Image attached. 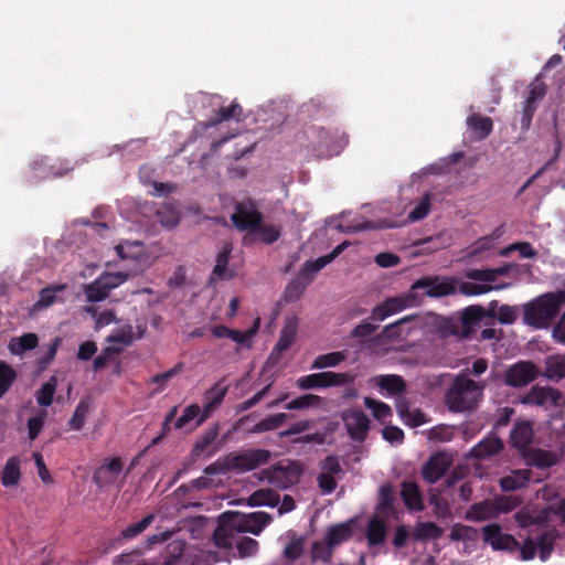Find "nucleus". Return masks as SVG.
I'll return each mask as SVG.
<instances>
[{
	"label": "nucleus",
	"mask_w": 565,
	"mask_h": 565,
	"mask_svg": "<svg viewBox=\"0 0 565 565\" xmlns=\"http://www.w3.org/2000/svg\"><path fill=\"white\" fill-rule=\"evenodd\" d=\"M270 452L266 449H253L239 455L218 458L204 469V475L192 481L195 489H209L222 483L220 476L228 471L246 472L268 461Z\"/></svg>",
	"instance_id": "nucleus-1"
},
{
	"label": "nucleus",
	"mask_w": 565,
	"mask_h": 565,
	"mask_svg": "<svg viewBox=\"0 0 565 565\" xmlns=\"http://www.w3.org/2000/svg\"><path fill=\"white\" fill-rule=\"evenodd\" d=\"M213 540L218 548L226 550L239 558L254 557L259 550V543L255 539L235 529L223 515L213 533Z\"/></svg>",
	"instance_id": "nucleus-2"
},
{
	"label": "nucleus",
	"mask_w": 565,
	"mask_h": 565,
	"mask_svg": "<svg viewBox=\"0 0 565 565\" xmlns=\"http://www.w3.org/2000/svg\"><path fill=\"white\" fill-rule=\"evenodd\" d=\"M484 386L468 376L457 375L448 388L445 402L449 411L456 413L469 412L476 408L482 398Z\"/></svg>",
	"instance_id": "nucleus-3"
},
{
	"label": "nucleus",
	"mask_w": 565,
	"mask_h": 565,
	"mask_svg": "<svg viewBox=\"0 0 565 565\" xmlns=\"http://www.w3.org/2000/svg\"><path fill=\"white\" fill-rule=\"evenodd\" d=\"M565 305V291L545 294L524 305L523 322L535 329L546 328Z\"/></svg>",
	"instance_id": "nucleus-4"
},
{
	"label": "nucleus",
	"mask_w": 565,
	"mask_h": 565,
	"mask_svg": "<svg viewBox=\"0 0 565 565\" xmlns=\"http://www.w3.org/2000/svg\"><path fill=\"white\" fill-rule=\"evenodd\" d=\"M504 273L503 269H471L466 273V277L469 281H462L458 290L465 296H480L488 294L491 290H500L505 288L508 285L493 286L499 275Z\"/></svg>",
	"instance_id": "nucleus-5"
},
{
	"label": "nucleus",
	"mask_w": 565,
	"mask_h": 565,
	"mask_svg": "<svg viewBox=\"0 0 565 565\" xmlns=\"http://www.w3.org/2000/svg\"><path fill=\"white\" fill-rule=\"evenodd\" d=\"M308 147L321 158L337 156L348 145V136L341 134L337 138L323 128H311L307 131Z\"/></svg>",
	"instance_id": "nucleus-6"
},
{
	"label": "nucleus",
	"mask_w": 565,
	"mask_h": 565,
	"mask_svg": "<svg viewBox=\"0 0 565 565\" xmlns=\"http://www.w3.org/2000/svg\"><path fill=\"white\" fill-rule=\"evenodd\" d=\"M129 278L125 271L104 273L90 284L83 286V291L87 302H100L105 300L109 292L122 285Z\"/></svg>",
	"instance_id": "nucleus-7"
},
{
	"label": "nucleus",
	"mask_w": 565,
	"mask_h": 565,
	"mask_svg": "<svg viewBox=\"0 0 565 565\" xmlns=\"http://www.w3.org/2000/svg\"><path fill=\"white\" fill-rule=\"evenodd\" d=\"M222 515L242 533L253 535H259L264 531V529L268 526L273 521V516L267 512L263 511L252 513L227 511L224 512Z\"/></svg>",
	"instance_id": "nucleus-8"
},
{
	"label": "nucleus",
	"mask_w": 565,
	"mask_h": 565,
	"mask_svg": "<svg viewBox=\"0 0 565 565\" xmlns=\"http://www.w3.org/2000/svg\"><path fill=\"white\" fill-rule=\"evenodd\" d=\"M554 542V532L544 531L535 537L524 540L522 544L519 543V548L516 551L520 553V558L522 561L533 559L539 552L541 561L545 562L551 556Z\"/></svg>",
	"instance_id": "nucleus-9"
},
{
	"label": "nucleus",
	"mask_w": 565,
	"mask_h": 565,
	"mask_svg": "<svg viewBox=\"0 0 565 565\" xmlns=\"http://www.w3.org/2000/svg\"><path fill=\"white\" fill-rule=\"evenodd\" d=\"M353 381L349 373L321 372L301 376L296 384L301 390L326 388L331 386H342Z\"/></svg>",
	"instance_id": "nucleus-10"
},
{
	"label": "nucleus",
	"mask_w": 565,
	"mask_h": 565,
	"mask_svg": "<svg viewBox=\"0 0 565 565\" xmlns=\"http://www.w3.org/2000/svg\"><path fill=\"white\" fill-rule=\"evenodd\" d=\"M520 403L536 405L543 408L557 407L565 404V397L561 391L553 387L533 386L530 392L520 397Z\"/></svg>",
	"instance_id": "nucleus-11"
},
{
	"label": "nucleus",
	"mask_w": 565,
	"mask_h": 565,
	"mask_svg": "<svg viewBox=\"0 0 565 565\" xmlns=\"http://www.w3.org/2000/svg\"><path fill=\"white\" fill-rule=\"evenodd\" d=\"M539 375L536 365L531 361H521L507 371L504 381L509 386L523 387L533 382Z\"/></svg>",
	"instance_id": "nucleus-12"
},
{
	"label": "nucleus",
	"mask_w": 565,
	"mask_h": 565,
	"mask_svg": "<svg viewBox=\"0 0 565 565\" xmlns=\"http://www.w3.org/2000/svg\"><path fill=\"white\" fill-rule=\"evenodd\" d=\"M413 303L414 296L411 294L388 298L381 305L373 308L371 319L375 321H383L390 316H393L395 313L403 311L406 308L412 307Z\"/></svg>",
	"instance_id": "nucleus-13"
},
{
	"label": "nucleus",
	"mask_w": 565,
	"mask_h": 565,
	"mask_svg": "<svg viewBox=\"0 0 565 565\" xmlns=\"http://www.w3.org/2000/svg\"><path fill=\"white\" fill-rule=\"evenodd\" d=\"M483 540L494 551L516 552L519 542L510 534L503 533L498 524H489L483 527Z\"/></svg>",
	"instance_id": "nucleus-14"
},
{
	"label": "nucleus",
	"mask_w": 565,
	"mask_h": 565,
	"mask_svg": "<svg viewBox=\"0 0 565 565\" xmlns=\"http://www.w3.org/2000/svg\"><path fill=\"white\" fill-rule=\"evenodd\" d=\"M231 220L237 228L245 231L258 226L262 222V215L254 203L247 201L236 205Z\"/></svg>",
	"instance_id": "nucleus-15"
},
{
	"label": "nucleus",
	"mask_w": 565,
	"mask_h": 565,
	"mask_svg": "<svg viewBox=\"0 0 565 565\" xmlns=\"http://www.w3.org/2000/svg\"><path fill=\"white\" fill-rule=\"evenodd\" d=\"M451 463L452 459L449 455L435 454L423 466L422 475L427 482L435 483L445 476Z\"/></svg>",
	"instance_id": "nucleus-16"
},
{
	"label": "nucleus",
	"mask_w": 565,
	"mask_h": 565,
	"mask_svg": "<svg viewBox=\"0 0 565 565\" xmlns=\"http://www.w3.org/2000/svg\"><path fill=\"white\" fill-rule=\"evenodd\" d=\"M343 422L352 439L363 441L370 429V419L360 409H350L344 413Z\"/></svg>",
	"instance_id": "nucleus-17"
},
{
	"label": "nucleus",
	"mask_w": 565,
	"mask_h": 565,
	"mask_svg": "<svg viewBox=\"0 0 565 565\" xmlns=\"http://www.w3.org/2000/svg\"><path fill=\"white\" fill-rule=\"evenodd\" d=\"M425 289L429 297H443L456 291L454 284L448 279H419L413 285V289Z\"/></svg>",
	"instance_id": "nucleus-18"
},
{
	"label": "nucleus",
	"mask_w": 565,
	"mask_h": 565,
	"mask_svg": "<svg viewBox=\"0 0 565 565\" xmlns=\"http://www.w3.org/2000/svg\"><path fill=\"white\" fill-rule=\"evenodd\" d=\"M122 472L120 458H113L104 462L94 475V480L99 487L114 482Z\"/></svg>",
	"instance_id": "nucleus-19"
},
{
	"label": "nucleus",
	"mask_w": 565,
	"mask_h": 565,
	"mask_svg": "<svg viewBox=\"0 0 565 565\" xmlns=\"http://www.w3.org/2000/svg\"><path fill=\"white\" fill-rule=\"evenodd\" d=\"M396 409L403 423L411 427H418L427 422L426 415L418 408H412L404 397L396 401Z\"/></svg>",
	"instance_id": "nucleus-20"
},
{
	"label": "nucleus",
	"mask_w": 565,
	"mask_h": 565,
	"mask_svg": "<svg viewBox=\"0 0 565 565\" xmlns=\"http://www.w3.org/2000/svg\"><path fill=\"white\" fill-rule=\"evenodd\" d=\"M498 515V504L492 500L472 504L466 512V519L470 521H486Z\"/></svg>",
	"instance_id": "nucleus-21"
},
{
	"label": "nucleus",
	"mask_w": 565,
	"mask_h": 565,
	"mask_svg": "<svg viewBox=\"0 0 565 565\" xmlns=\"http://www.w3.org/2000/svg\"><path fill=\"white\" fill-rule=\"evenodd\" d=\"M232 253V245L225 244L222 247V250L217 254L216 264L211 274V281L214 280H224L233 277L232 273L228 270L227 265L230 260V255Z\"/></svg>",
	"instance_id": "nucleus-22"
},
{
	"label": "nucleus",
	"mask_w": 565,
	"mask_h": 565,
	"mask_svg": "<svg viewBox=\"0 0 565 565\" xmlns=\"http://www.w3.org/2000/svg\"><path fill=\"white\" fill-rule=\"evenodd\" d=\"M248 507H270L275 508L279 504V494L273 489H259L253 492L247 499Z\"/></svg>",
	"instance_id": "nucleus-23"
},
{
	"label": "nucleus",
	"mask_w": 565,
	"mask_h": 565,
	"mask_svg": "<svg viewBox=\"0 0 565 565\" xmlns=\"http://www.w3.org/2000/svg\"><path fill=\"white\" fill-rule=\"evenodd\" d=\"M531 479V472L527 469L511 471L508 476L500 479V487L503 491H515L525 487Z\"/></svg>",
	"instance_id": "nucleus-24"
},
{
	"label": "nucleus",
	"mask_w": 565,
	"mask_h": 565,
	"mask_svg": "<svg viewBox=\"0 0 565 565\" xmlns=\"http://www.w3.org/2000/svg\"><path fill=\"white\" fill-rule=\"evenodd\" d=\"M478 535L479 533L477 529L461 523H456L451 526L449 539L454 542L462 541L466 544V551H468L471 545H475L477 542Z\"/></svg>",
	"instance_id": "nucleus-25"
},
{
	"label": "nucleus",
	"mask_w": 565,
	"mask_h": 565,
	"mask_svg": "<svg viewBox=\"0 0 565 565\" xmlns=\"http://www.w3.org/2000/svg\"><path fill=\"white\" fill-rule=\"evenodd\" d=\"M299 320L297 317H290L286 319L285 324L280 331L279 340L276 343L275 349L278 352L286 351L295 341Z\"/></svg>",
	"instance_id": "nucleus-26"
},
{
	"label": "nucleus",
	"mask_w": 565,
	"mask_h": 565,
	"mask_svg": "<svg viewBox=\"0 0 565 565\" xmlns=\"http://www.w3.org/2000/svg\"><path fill=\"white\" fill-rule=\"evenodd\" d=\"M39 344V338L35 333H25L21 337L12 338L9 341L8 349L13 355H22L26 351L33 350Z\"/></svg>",
	"instance_id": "nucleus-27"
},
{
	"label": "nucleus",
	"mask_w": 565,
	"mask_h": 565,
	"mask_svg": "<svg viewBox=\"0 0 565 565\" xmlns=\"http://www.w3.org/2000/svg\"><path fill=\"white\" fill-rule=\"evenodd\" d=\"M401 495L409 510L422 511L424 509L422 495L415 482L404 481Z\"/></svg>",
	"instance_id": "nucleus-28"
},
{
	"label": "nucleus",
	"mask_w": 565,
	"mask_h": 565,
	"mask_svg": "<svg viewBox=\"0 0 565 565\" xmlns=\"http://www.w3.org/2000/svg\"><path fill=\"white\" fill-rule=\"evenodd\" d=\"M365 536L371 546L384 543L386 537V525L384 521L377 516L371 518L366 525Z\"/></svg>",
	"instance_id": "nucleus-29"
},
{
	"label": "nucleus",
	"mask_w": 565,
	"mask_h": 565,
	"mask_svg": "<svg viewBox=\"0 0 565 565\" xmlns=\"http://www.w3.org/2000/svg\"><path fill=\"white\" fill-rule=\"evenodd\" d=\"M533 437V428L529 422L518 423L511 431V443L518 449H525Z\"/></svg>",
	"instance_id": "nucleus-30"
},
{
	"label": "nucleus",
	"mask_w": 565,
	"mask_h": 565,
	"mask_svg": "<svg viewBox=\"0 0 565 565\" xmlns=\"http://www.w3.org/2000/svg\"><path fill=\"white\" fill-rule=\"evenodd\" d=\"M503 448L500 438L490 436L482 439L471 449V455L476 458H484L498 454Z\"/></svg>",
	"instance_id": "nucleus-31"
},
{
	"label": "nucleus",
	"mask_w": 565,
	"mask_h": 565,
	"mask_svg": "<svg viewBox=\"0 0 565 565\" xmlns=\"http://www.w3.org/2000/svg\"><path fill=\"white\" fill-rule=\"evenodd\" d=\"M352 523L345 522L330 526L324 535V539L333 546H338L348 541L352 536Z\"/></svg>",
	"instance_id": "nucleus-32"
},
{
	"label": "nucleus",
	"mask_w": 565,
	"mask_h": 565,
	"mask_svg": "<svg viewBox=\"0 0 565 565\" xmlns=\"http://www.w3.org/2000/svg\"><path fill=\"white\" fill-rule=\"evenodd\" d=\"M66 287L67 286L65 284H58L43 288L40 291L39 299L34 303V307L36 309H44L57 301H62V299L58 297V294L63 292Z\"/></svg>",
	"instance_id": "nucleus-33"
},
{
	"label": "nucleus",
	"mask_w": 565,
	"mask_h": 565,
	"mask_svg": "<svg viewBox=\"0 0 565 565\" xmlns=\"http://www.w3.org/2000/svg\"><path fill=\"white\" fill-rule=\"evenodd\" d=\"M375 383L381 390L386 391L390 395L401 394L406 388L403 377L395 374L380 375L375 379Z\"/></svg>",
	"instance_id": "nucleus-34"
},
{
	"label": "nucleus",
	"mask_w": 565,
	"mask_h": 565,
	"mask_svg": "<svg viewBox=\"0 0 565 565\" xmlns=\"http://www.w3.org/2000/svg\"><path fill=\"white\" fill-rule=\"evenodd\" d=\"M21 461L19 457L13 456L6 462L3 473L1 476V482L4 487H14L19 483L21 478Z\"/></svg>",
	"instance_id": "nucleus-35"
},
{
	"label": "nucleus",
	"mask_w": 565,
	"mask_h": 565,
	"mask_svg": "<svg viewBox=\"0 0 565 565\" xmlns=\"http://www.w3.org/2000/svg\"><path fill=\"white\" fill-rule=\"evenodd\" d=\"M544 375L552 380L558 381L565 376V355H552L545 361Z\"/></svg>",
	"instance_id": "nucleus-36"
},
{
	"label": "nucleus",
	"mask_w": 565,
	"mask_h": 565,
	"mask_svg": "<svg viewBox=\"0 0 565 565\" xmlns=\"http://www.w3.org/2000/svg\"><path fill=\"white\" fill-rule=\"evenodd\" d=\"M57 387L56 376H51L36 392L35 399L39 406L49 407L52 405Z\"/></svg>",
	"instance_id": "nucleus-37"
},
{
	"label": "nucleus",
	"mask_w": 565,
	"mask_h": 565,
	"mask_svg": "<svg viewBox=\"0 0 565 565\" xmlns=\"http://www.w3.org/2000/svg\"><path fill=\"white\" fill-rule=\"evenodd\" d=\"M334 547L323 537V540L316 541L311 545V561L329 564L333 554Z\"/></svg>",
	"instance_id": "nucleus-38"
},
{
	"label": "nucleus",
	"mask_w": 565,
	"mask_h": 565,
	"mask_svg": "<svg viewBox=\"0 0 565 565\" xmlns=\"http://www.w3.org/2000/svg\"><path fill=\"white\" fill-rule=\"evenodd\" d=\"M157 217L161 225L172 228L180 221L178 209L171 203H164L157 210Z\"/></svg>",
	"instance_id": "nucleus-39"
},
{
	"label": "nucleus",
	"mask_w": 565,
	"mask_h": 565,
	"mask_svg": "<svg viewBox=\"0 0 565 565\" xmlns=\"http://www.w3.org/2000/svg\"><path fill=\"white\" fill-rule=\"evenodd\" d=\"M468 127L479 135V138L483 139L488 137L493 128L492 119L489 117H482L480 115H471L467 118Z\"/></svg>",
	"instance_id": "nucleus-40"
},
{
	"label": "nucleus",
	"mask_w": 565,
	"mask_h": 565,
	"mask_svg": "<svg viewBox=\"0 0 565 565\" xmlns=\"http://www.w3.org/2000/svg\"><path fill=\"white\" fill-rule=\"evenodd\" d=\"M288 418L286 413H278L270 415L258 422L249 431L252 434H260L279 428Z\"/></svg>",
	"instance_id": "nucleus-41"
},
{
	"label": "nucleus",
	"mask_w": 565,
	"mask_h": 565,
	"mask_svg": "<svg viewBox=\"0 0 565 565\" xmlns=\"http://www.w3.org/2000/svg\"><path fill=\"white\" fill-rule=\"evenodd\" d=\"M200 418V406L198 404H191L186 406L183 411V414L177 419L175 428L183 429L189 426L191 428H195L201 424H198Z\"/></svg>",
	"instance_id": "nucleus-42"
},
{
	"label": "nucleus",
	"mask_w": 565,
	"mask_h": 565,
	"mask_svg": "<svg viewBox=\"0 0 565 565\" xmlns=\"http://www.w3.org/2000/svg\"><path fill=\"white\" fill-rule=\"evenodd\" d=\"M347 359V354L341 351L330 352L327 354L318 355L311 364L312 370H321L326 367H333L339 365Z\"/></svg>",
	"instance_id": "nucleus-43"
},
{
	"label": "nucleus",
	"mask_w": 565,
	"mask_h": 565,
	"mask_svg": "<svg viewBox=\"0 0 565 565\" xmlns=\"http://www.w3.org/2000/svg\"><path fill=\"white\" fill-rule=\"evenodd\" d=\"M328 264V259L324 258L323 256L315 260H307L302 265L298 274V277L301 278L302 280H308V285H310L316 274L319 273L322 268H324Z\"/></svg>",
	"instance_id": "nucleus-44"
},
{
	"label": "nucleus",
	"mask_w": 565,
	"mask_h": 565,
	"mask_svg": "<svg viewBox=\"0 0 565 565\" xmlns=\"http://www.w3.org/2000/svg\"><path fill=\"white\" fill-rule=\"evenodd\" d=\"M444 531L434 522H420L415 527V537L417 540H437L443 535Z\"/></svg>",
	"instance_id": "nucleus-45"
},
{
	"label": "nucleus",
	"mask_w": 565,
	"mask_h": 565,
	"mask_svg": "<svg viewBox=\"0 0 565 565\" xmlns=\"http://www.w3.org/2000/svg\"><path fill=\"white\" fill-rule=\"evenodd\" d=\"M154 521V514H148L142 520L128 525L121 531L120 537L124 540H132L145 532Z\"/></svg>",
	"instance_id": "nucleus-46"
},
{
	"label": "nucleus",
	"mask_w": 565,
	"mask_h": 565,
	"mask_svg": "<svg viewBox=\"0 0 565 565\" xmlns=\"http://www.w3.org/2000/svg\"><path fill=\"white\" fill-rule=\"evenodd\" d=\"M305 551V539L292 537L284 547L282 555L290 563L294 564L299 559Z\"/></svg>",
	"instance_id": "nucleus-47"
},
{
	"label": "nucleus",
	"mask_w": 565,
	"mask_h": 565,
	"mask_svg": "<svg viewBox=\"0 0 565 565\" xmlns=\"http://www.w3.org/2000/svg\"><path fill=\"white\" fill-rule=\"evenodd\" d=\"M108 347H120L121 350L132 342V329L130 326H125L108 335Z\"/></svg>",
	"instance_id": "nucleus-48"
},
{
	"label": "nucleus",
	"mask_w": 565,
	"mask_h": 565,
	"mask_svg": "<svg viewBox=\"0 0 565 565\" xmlns=\"http://www.w3.org/2000/svg\"><path fill=\"white\" fill-rule=\"evenodd\" d=\"M47 414L49 413L46 409H41L28 419V436L31 440H34L42 431L47 418Z\"/></svg>",
	"instance_id": "nucleus-49"
},
{
	"label": "nucleus",
	"mask_w": 565,
	"mask_h": 565,
	"mask_svg": "<svg viewBox=\"0 0 565 565\" xmlns=\"http://www.w3.org/2000/svg\"><path fill=\"white\" fill-rule=\"evenodd\" d=\"M17 380L15 370L6 362H0V399Z\"/></svg>",
	"instance_id": "nucleus-50"
},
{
	"label": "nucleus",
	"mask_w": 565,
	"mask_h": 565,
	"mask_svg": "<svg viewBox=\"0 0 565 565\" xmlns=\"http://www.w3.org/2000/svg\"><path fill=\"white\" fill-rule=\"evenodd\" d=\"M308 286V280H302L297 276L286 287L284 294L286 301L294 302L298 300Z\"/></svg>",
	"instance_id": "nucleus-51"
},
{
	"label": "nucleus",
	"mask_w": 565,
	"mask_h": 565,
	"mask_svg": "<svg viewBox=\"0 0 565 565\" xmlns=\"http://www.w3.org/2000/svg\"><path fill=\"white\" fill-rule=\"evenodd\" d=\"M364 404L369 409L372 411L373 416L381 422H385L392 415L391 407L383 402L375 401L371 397H365Z\"/></svg>",
	"instance_id": "nucleus-52"
},
{
	"label": "nucleus",
	"mask_w": 565,
	"mask_h": 565,
	"mask_svg": "<svg viewBox=\"0 0 565 565\" xmlns=\"http://www.w3.org/2000/svg\"><path fill=\"white\" fill-rule=\"evenodd\" d=\"M88 412H89V403L86 401H81L77 404V406L73 413V416L68 423L71 429H73V430L82 429L85 424Z\"/></svg>",
	"instance_id": "nucleus-53"
},
{
	"label": "nucleus",
	"mask_w": 565,
	"mask_h": 565,
	"mask_svg": "<svg viewBox=\"0 0 565 565\" xmlns=\"http://www.w3.org/2000/svg\"><path fill=\"white\" fill-rule=\"evenodd\" d=\"M430 211V194L426 193L416 206L408 213V222H418L425 218Z\"/></svg>",
	"instance_id": "nucleus-54"
},
{
	"label": "nucleus",
	"mask_w": 565,
	"mask_h": 565,
	"mask_svg": "<svg viewBox=\"0 0 565 565\" xmlns=\"http://www.w3.org/2000/svg\"><path fill=\"white\" fill-rule=\"evenodd\" d=\"M321 403V397L313 394H305L298 398H295L286 404V409H303L313 406H318Z\"/></svg>",
	"instance_id": "nucleus-55"
},
{
	"label": "nucleus",
	"mask_w": 565,
	"mask_h": 565,
	"mask_svg": "<svg viewBox=\"0 0 565 565\" xmlns=\"http://www.w3.org/2000/svg\"><path fill=\"white\" fill-rule=\"evenodd\" d=\"M428 439L434 443H447L452 439L454 428L448 425H438L427 433Z\"/></svg>",
	"instance_id": "nucleus-56"
},
{
	"label": "nucleus",
	"mask_w": 565,
	"mask_h": 565,
	"mask_svg": "<svg viewBox=\"0 0 565 565\" xmlns=\"http://www.w3.org/2000/svg\"><path fill=\"white\" fill-rule=\"evenodd\" d=\"M500 236V228H498L494 233H493V236H484V237H481L479 238L470 248L469 250L467 252V256L468 257H475L477 256L478 254L482 253V252H486V250H489L492 248V245H493V241L495 237H499Z\"/></svg>",
	"instance_id": "nucleus-57"
},
{
	"label": "nucleus",
	"mask_w": 565,
	"mask_h": 565,
	"mask_svg": "<svg viewBox=\"0 0 565 565\" xmlns=\"http://www.w3.org/2000/svg\"><path fill=\"white\" fill-rule=\"evenodd\" d=\"M241 111H242V107L238 104L233 103L228 107L221 108L216 114V118L214 120H211L210 122L205 124V127H212V126H214L218 122H222L224 120H228L231 118H236L241 114Z\"/></svg>",
	"instance_id": "nucleus-58"
},
{
	"label": "nucleus",
	"mask_w": 565,
	"mask_h": 565,
	"mask_svg": "<svg viewBox=\"0 0 565 565\" xmlns=\"http://www.w3.org/2000/svg\"><path fill=\"white\" fill-rule=\"evenodd\" d=\"M226 393L227 386L222 381H220L205 392L204 401H209L211 404L218 406L225 397Z\"/></svg>",
	"instance_id": "nucleus-59"
},
{
	"label": "nucleus",
	"mask_w": 565,
	"mask_h": 565,
	"mask_svg": "<svg viewBox=\"0 0 565 565\" xmlns=\"http://www.w3.org/2000/svg\"><path fill=\"white\" fill-rule=\"evenodd\" d=\"M85 311L90 313L95 318V328H104L115 321L116 317L111 310H105L97 313L93 307H86Z\"/></svg>",
	"instance_id": "nucleus-60"
},
{
	"label": "nucleus",
	"mask_w": 565,
	"mask_h": 565,
	"mask_svg": "<svg viewBox=\"0 0 565 565\" xmlns=\"http://www.w3.org/2000/svg\"><path fill=\"white\" fill-rule=\"evenodd\" d=\"M317 480L322 494H330L337 488V481L331 473H320Z\"/></svg>",
	"instance_id": "nucleus-61"
},
{
	"label": "nucleus",
	"mask_w": 565,
	"mask_h": 565,
	"mask_svg": "<svg viewBox=\"0 0 565 565\" xmlns=\"http://www.w3.org/2000/svg\"><path fill=\"white\" fill-rule=\"evenodd\" d=\"M185 550V541L184 540H173L167 546V553L169 555V561L167 562L169 565L173 563L174 559L179 558Z\"/></svg>",
	"instance_id": "nucleus-62"
},
{
	"label": "nucleus",
	"mask_w": 565,
	"mask_h": 565,
	"mask_svg": "<svg viewBox=\"0 0 565 565\" xmlns=\"http://www.w3.org/2000/svg\"><path fill=\"white\" fill-rule=\"evenodd\" d=\"M516 318H518V311H516L515 307L503 305L499 308L498 320L502 324H511L516 320Z\"/></svg>",
	"instance_id": "nucleus-63"
},
{
	"label": "nucleus",
	"mask_w": 565,
	"mask_h": 565,
	"mask_svg": "<svg viewBox=\"0 0 565 565\" xmlns=\"http://www.w3.org/2000/svg\"><path fill=\"white\" fill-rule=\"evenodd\" d=\"M262 241L266 244L276 242L280 236V230L274 225H265L258 230Z\"/></svg>",
	"instance_id": "nucleus-64"
}]
</instances>
